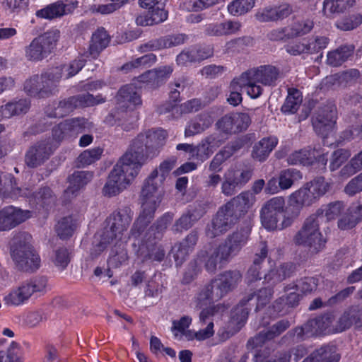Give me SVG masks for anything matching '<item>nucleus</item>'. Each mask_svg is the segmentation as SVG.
<instances>
[{"label": "nucleus", "mask_w": 362, "mask_h": 362, "mask_svg": "<svg viewBox=\"0 0 362 362\" xmlns=\"http://www.w3.org/2000/svg\"><path fill=\"white\" fill-rule=\"evenodd\" d=\"M250 229L243 227L237 229L218 245H210L199 252V259L204 262V268L209 273H215L218 268L225 267L240 252L249 239Z\"/></svg>", "instance_id": "nucleus-1"}, {"label": "nucleus", "mask_w": 362, "mask_h": 362, "mask_svg": "<svg viewBox=\"0 0 362 362\" xmlns=\"http://www.w3.org/2000/svg\"><path fill=\"white\" fill-rule=\"evenodd\" d=\"M133 212L124 206L115 210L110 216L108 226L94 236L90 249L92 259L98 257L108 245L122 246L129 238L127 230L132 223Z\"/></svg>", "instance_id": "nucleus-2"}, {"label": "nucleus", "mask_w": 362, "mask_h": 362, "mask_svg": "<svg viewBox=\"0 0 362 362\" xmlns=\"http://www.w3.org/2000/svg\"><path fill=\"white\" fill-rule=\"evenodd\" d=\"M31 236L25 232L16 233L8 243L14 267L23 272H36L41 264L40 257L30 243Z\"/></svg>", "instance_id": "nucleus-3"}, {"label": "nucleus", "mask_w": 362, "mask_h": 362, "mask_svg": "<svg viewBox=\"0 0 362 362\" xmlns=\"http://www.w3.org/2000/svg\"><path fill=\"white\" fill-rule=\"evenodd\" d=\"M167 136V132L163 129H148L139 134L132 140L127 151L143 165L148 158L158 155L165 145Z\"/></svg>", "instance_id": "nucleus-4"}, {"label": "nucleus", "mask_w": 362, "mask_h": 362, "mask_svg": "<svg viewBox=\"0 0 362 362\" xmlns=\"http://www.w3.org/2000/svg\"><path fill=\"white\" fill-rule=\"evenodd\" d=\"M117 100V106L107 117V122L112 126L115 124L113 121H129V116L130 124L132 125L138 119L137 113L134 110L142 103L140 90L132 84L126 85L119 90Z\"/></svg>", "instance_id": "nucleus-5"}, {"label": "nucleus", "mask_w": 362, "mask_h": 362, "mask_svg": "<svg viewBox=\"0 0 362 362\" xmlns=\"http://www.w3.org/2000/svg\"><path fill=\"white\" fill-rule=\"evenodd\" d=\"M62 78V69L55 67L41 74H35L25 80L23 90L30 97L46 98L57 91L58 84Z\"/></svg>", "instance_id": "nucleus-6"}, {"label": "nucleus", "mask_w": 362, "mask_h": 362, "mask_svg": "<svg viewBox=\"0 0 362 362\" xmlns=\"http://www.w3.org/2000/svg\"><path fill=\"white\" fill-rule=\"evenodd\" d=\"M293 240L296 245L307 247L312 255L317 254L325 248L327 241L320 229L318 214H312L305 218Z\"/></svg>", "instance_id": "nucleus-7"}, {"label": "nucleus", "mask_w": 362, "mask_h": 362, "mask_svg": "<svg viewBox=\"0 0 362 362\" xmlns=\"http://www.w3.org/2000/svg\"><path fill=\"white\" fill-rule=\"evenodd\" d=\"M281 77L279 69L272 65H263L243 72L240 75L242 82L248 83V95L252 98L259 97L262 93L264 86H274Z\"/></svg>", "instance_id": "nucleus-8"}, {"label": "nucleus", "mask_w": 362, "mask_h": 362, "mask_svg": "<svg viewBox=\"0 0 362 362\" xmlns=\"http://www.w3.org/2000/svg\"><path fill=\"white\" fill-rule=\"evenodd\" d=\"M59 38V31L48 30L35 37L24 48L25 57L30 62H40L48 57L56 48Z\"/></svg>", "instance_id": "nucleus-9"}, {"label": "nucleus", "mask_w": 362, "mask_h": 362, "mask_svg": "<svg viewBox=\"0 0 362 362\" xmlns=\"http://www.w3.org/2000/svg\"><path fill=\"white\" fill-rule=\"evenodd\" d=\"M155 173H151L143 182L139 194L141 209L155 213L160 206L164 192L162 178L155 177Z\"/></svg>", "instance_id": "nucleus-10"}, {"label": "nucleus", "mask_w": 362, "mask_h": 362, "mask_svg": "<svg viewBox=\"0 0 362 362\" xmlns=\"http://www.w3.org/2000/svg\"><path fill=\"white\" fill-rule=\"evenodd\" d=\"M142 165L127 151L119 159L108 176L124 189L137 176Z\"/></svg>", "instance_id": "nucleus-11"}, {"label": "nucleus", "mask_w": 362, "mask_h": 362, "mask_svg": "<svg viewBox=\"0 0 362 362\" xmlns=\"http://www.w3.org/2000/svg\"><path fill=\"white\" fill-rule=\"evenodd\" d=\"M47 284L45 276H37L29 281L22 284L4 297L5 303L8 305H19L28 300L35 292L43 291Z\"/></svg>", "instance_id": "nucleus-12"}, {"label": "nucleus", "mask_w": 362, "mask_h": 362, "mask_svg": "<svg viewBox=\"0 0 362 362\" xmlns=\"http://www.w3.org/2000/svg\"><path fill=\"white\" fill-rule=\"evenodd\" d=\"M240 220L233 211L225 204L218 209L211 224L208 225L206 235L209 238L219 236L229 230Z\"/></svg>", "instance_id": "nucleus-13"}, {"label": "nucleus", "mask_w": 362, "mask_h": 362, "mask_svg": "<svg viewBox=\"0 0 362 362\" xmlns=\"http://www.w3.org/2000/svg\"><path fill=\"white\" fill-rule=\"evenodd\" d=\"M285 200L282 197H275L262 206L260 218L262 226L269 230H279V216L284 211Z\"/></svg>", "instance_id": "nucleus-14"}, {"label": "nucleus", "mask_w": 362, "mask_h": 362, "mask_svg": "<svg viewBox=\"0 0 362 362\" xmlns=\"http://www.w3.org/2000/svg\"><path fill=\"white\" fill-rule=\"evenodd\" d=\"M252 171L249 169H230L224 176L221 184V192L227 197L235 194L252 177Z\"/></svg>", "instance_id": "nucleus-15"}, {"label": "nucleus", "mask_w": 362, "mask_h": 362, "mask_svg": "<svg viewBox=\"0 0 362 362\" xmlns=\"http://www.w3.org/2000/svg\"><path fill=\"white\" fill-rule=\"evenodd\" d=\"M52 152L53 150L48 140L36 142L26 151L25 163L28 168H37L49 159Z\"/></svg>", "instance_id": "nucleus-16"}, {"label": "nucleus", "mask_w": 362, "mask_h": 362, "mask_svg": "<svg viewBox=\"0 0 362 362\" xmlns=\"http://www.w3.org/2000/svg\"><path fill=\"white\" fill-rule=\"evenodd\" d=\"M291 326V322L287 319L281 320L267 329L258 333L254 337L250 339L247 346L248 348L256 349L262 347L267 342L279 337Z\"/></svg>", "instance_id": "nucleus-17"}, {"label": "nucleus", "mask_w": 362, "mask_h": 362, "mask_svg": "<svg viewBox=\"0 0 362 362\" xmlns=\"http://www.w3.org/2000/svg\"><path fill=\"white\" fill-rule=\"evenodd\" d=\"M31 216L28 210L8 206L0 210V231L10 230Z\"/></svg>", "instance_id": "nucleus-18"}, {"label": "nucleus", "mask_w": 362, "mask_h": 362, "mask_svg": "<svg viewBox=\"0 0 362 362\" xmlns=\"http://www.w3.org/2000/svg\"><path fill=\"white\" fill-rule=\"evenodd\" d=\"M334 124L335 108L332 105L320 109L317 115L313 118V126L315 132L323 137L329 135Z\"/></svg>", "instance_id": "nucleus-19"}, {"label": "nucleus", "mask_w": 362, "mask_h": 362, "mask_svg": "<svg viewBox=\"0 0 362 362\" xmlns=\"http://www.w3.org/2000/svg\"><path fill=\"white\" fill-rule=\"evenodd\" d=\"M216 313V307L211 306L203 309L199 313V322L202 325H206V327L200 329L197 332H193L191 330L185 331L182 332L187 340H192L196 338L197 340H204L214 335V322L213 317Z\"/></svg>", "instance_id": "nucleus-20"}, {"label": "nucleus", "mask_w": 362, "mask_h": 362, "mask_svg": "<svg viewBox=\"0 0 362 362\" xmlns=\"http://www.w3.org/2000/svg\"><path fill=\"white\" fill-rule=\"evenodd\" d=\"M226 293L219 286L216 279H213L210 284L206 285L198 293L195 298V306L198 309H204V306H208L212 303L221 299Z\"/></svg>", "instance_id": "nucleus-21"}, {"label": "nucleus", "mask_w": 362, "mask_h": 362, "mask_svg": "<svg viewBox=\"0 0 362 362\" xmlns=\"http://www.w3.org/2000/svg\"><path fill=\"white\" fill-rule=\"evenodd\" d=\"M198 240L197 230H192L180 243L173 247L172 253L177 266H180L189 253L194 250Z\"/></svg>", "instance_id": "nucleus-22"}, {"label": "nucleus", "mask_w": 362, "mask_h": 362, "mask_svg": "<svg viewBox=\"0 0 362 362\" xmlns=\"http://www.w3.org/2000/svg\"><path fill=\"white\" fill-rule=\"evenodd\" d=\"M87 123V120L84 118L66 119L60 122L52 129V138L56 141H62L67 137L78 133L82 127Z\"/></svg>", "instance_id": "nucleus-23"}, {"label": "nucleus", "mask_w": 362, "mask_h": 362, "mask_svg": "<svg viewBox=\"0 0 362 362\" xmlns=\"http://www.w3.org/2000/svg\"><path fill=\"white\" fill-rule=\"evenodd\" d=\"M77 1L71 2L68 0L57 1L47 6L44 8L38 10L36 12V16L39 18L49 20L60 18L72 12L77 6Z\"/></svg>", "instance_id": "nucleus-24"}, {"label": "nucleus", "mask_w": 362, "mask_h": 362, "mask_svg": "<svg viewBox=\"0 0 362 362\" xmlns=\"http://www.w3.org/2000/svg\"><path fill=\"white\" fill-rule=\"evenodd\" d=\"M187 37L185 34L167 35L157 39H152L141 46L144 51L158 50L182 45Z\"/></svg>", "instance_id": "nucleus-25"}, {"label": "nucleus", "mask_w": 362, "mask_h": 362, "mask_svg": "<svg viewBox=\"0 0 362 362\" xmlns=\"http://www.w3.org/2000/svg\"><path fill=\"white\" fill-rule=\"evenodd\" d=\"M255 201L256 198L252 192L244 191L226 204L241 219L253 206Z\"/></svg>", "instance_id": "nucleus-26"}, {"label": "nucleus", "mask_w": 362, "mask_h": 362, "mask_svg": "<svg viewBox=\"0 0 362 362\" xmlns=\"http://www.w3.org/2000/svg\"><path fill=\"white\" fill-rule=\"evenodd\" d=\"M241 28L242 24L240 21L228 20L208 25L205 29V33L209 36L232 35L238 33Z\"/></svg>", "instance_id": "nucleus-27"}, {"label": "nucleus", "mask_w": 362, "mask_h": 362, "mask_svg": "<svg viewBox=\"0 0 362 362\" xmlns=\"http://www.w3.org/2000/svg\"><path fill=\"white\" fill-rule=\"evenodd\" d=\"M110 36L104 28H98L93 34L86 55L96 59L109 45Z\"/></svg>", "instance_id": "nucleus-28"}, {"label": "nucleus", "mask_w": 362, "mask_h": 362, "mask_svg": "<svg viewBox=\"0 0 362 362\" xmlns=\"http://www.w3.org/2000/svg\"><path fill=\"white\" fill-rule=\"evenodd\" d=\"M362 310L358 306H353L347 309L339 318L334 330L341 332L354 325L356 328H361L360 317Z\"/></svg>", "instance_id": "nucleus-29"}, {"label": "nucleus", "mask_w": 362, "mask_h": 362, "mask_svg": "<svg viewBox=\"0 0 362 362\" xmlns=\"http://www.w3.org/2000/svg\"><path fill=\"white\" fill-rule=\"evenodd\" d=\"M360 71L356 69H350L326 78L327 81L322 82V86L326 88L332 86H347L357 82L360 78Z\"/></svg>", "instance_id": "nucleus-30"}, {"label": "nucleus", "mask_w": 362, "mask_h": 362, "mask_svg": "<svg viewBox=\"0 0 362 362\" xmlns=\"http://www.w3.org/2000/svg\"><path fill=\"white\" fill-rule=\"evenodd\" d=\"M30 106V100L25 98L10 101L0 107V119L25 115Z\"/></svg>", "instance_id": "nucleus-31"}, {"label": "nucleus", "mask_w": 362, "mask_h": 362, "mask_svg": "<svg viewBox=\"0 0 362 362\" xmlns=\"http://www.w3.org/2000/svg\"><path fill=\"white\" fill-rule=\"evenodd\" d=\"M277 144L278 139L275 136L262 138L254 144L251 153L252 158L259 162L264 161Z\"/></svg>", "instance_id": "nucleus-32"}, {"label": "nucleus", "mask_w": 362, "mask_h": 362, "mask_svg": "<svg viewBox=\"0 0 362 362\" xmlns=\"http://www.w3.org/2000/svg\"><path fill=\"white\" fill-rule=\"evenodd\" d=\"M362 220V204L354 203L338 221V227L341 230L353 228Z\"/></svg>", "instance_id": "nucleus-33"}, {"label": "nucleus", "mask_w": 362, "mask_h": 362, "mask_svg": "<svg viewBox=\"0 0 362 362\" xmlns=\"http://www.w3.org/2000/svg\"><path fill=\"white\" fill-rule=\"evenodd\" d=\"M213 123L211 117L208 113H202L187 124L185 130V136H192L200 134L209 128Z\"/></svg>", "instance_id": "nucleus-34"}, {"label": "nucleus", "mask_w": 362, "mask_h": 362, "mask_svg": "<svg viewBox=\"0 0 362 362\" xmlns=\"http://www.w3.org/2000/svg\"><path fill=\"white\" fill-rule=\"evenodd\" d=\"M339 356L332 346L325 345L315 350L302 362H338Z\"/></svg>", "instance_id": "nucleus-35"}, {"label": "nucleus", "mask_w": 362, "mask_h": 362, "mask_svg": "<svg viewBox=\"0 0 362 362\" xmlns=\"http://www.w3.org/2000/svg\"><path fill=\"white\" fill-rule=\"evenodd\" d=\"M93 177V174L88 171L74 172L69 177V186L65 190V194L68 197L74 195L81 189L86 186Z\"/></svg>", "instance_id": "nucleus-36"}, {"label": "nucleus", "mask_w": 362, "mask_h": 362, "mask_svg": "<svg viewBox=\"0 0 362 362\" xmlns=\"http://www.w3.org/2000/svg\"><path fill=\"white\" fill-rule=\"evenodd\" d=\"M355 0H324L322 13L329 18H333L351 7Z\"/></svg>", "instance_id": "nucleus-37"}, {"label": "nucleus", "mask_w": 362, "mask_h": 362, "mask_svg": "<svg viewBox=\"0 0 362 362\" xmlns=\"http://www.w3.org/2000/svg\"><path fill=\"white\" fill-rule=\"evenodd\" d=\"M76 108L74 97L54 103L46 108L45 114L48 117H63Z\"/></svg>", "instance_id": "nucleus-38"}, {"label": "nucleus", "mask_w": 362, "mask_h": 362, "mask_svg": "<svg viewBox=\"0 0 362 362\" xmlns=\"http://www.w3.org/2000/svg\"><path fill=\"white\" fill-rule=\"evenodd\" d=\"M219 286L226 293L233 291L242 280V274L238 270H228L216 278Z\"/></svg>", "instance_id": "nucleus-39"}, {"label": "nucleus", "mask_w": 362, "mask_h": 362, "mask_svg": "<svg viewBox=\"0 0 362 362\" xmlns=\"http://www.w3.org/2000/svg\"><path fill=\"white\" fill-rule=\"evenodd\" d=\"M354 51L353 45H341L327 53V63L332 66H341L353 55Z\"/></svg>", "instance_id": "nucleus-40"}, {"label": "nucleus", "mask_w": 362, "mask_h": 362, "mask_svg": "<svg viewBox=\"0 0 362 362\" xmlns=\"http://www.w3.org/2000/svg\"><path fill=\"white\" fill-rule=\"evenodd\" d=\"M332 322L333 316L330 314H325L308 320V326L310 327L311 335H317L329 332Z\"/></svg>", "instance_id": "nucleus-41"}, {"label": "nucleus", "mask_w": 362, "mask_h": 362, "mask_svg": "<svg viewBox=\"0 0 362 362\" xmlns=\"http://www.w3.org/2000/svg\"><path fill=\"white\" fill-rule=\"evenodd\" d=\"M292 267L291 264L286 263L277 268L271 269L264 274V281L272 284L279 283L291 276Z\"/></svg>", "instance_id": "nucleus-42"}, {"label": "nucleus", "mask_w": 362, "mask_h": 362, "mask_svg": "<svg viewBox=\"0 0 362 362\" xmlns=\"http://www.w3.org/2000/svg\"><path fill=\"white\" fill-rule=\"evenodd\" d=\"M279 181L281 190L290 189L296 182L303 178L301 172L296 168L282 170L279 175Z\"/></svg>", "instance_id": "nucleus-43"}, {"label": "nucleus", "mask_w": 362, "mask_h": 362, "mask_svg": "<svg viewBox=\"0 0 362 362\" xmlns=\"http://www.w3.org/2000/svg\"><path fill=\"white\" fill-rule=\"evenodd\" d=\"M237 148L233 145L226 146L218 151L211 161L209 170L211 172H220L222 170L221 165L228 158H230Z\"/></svg>", "instance_id": "nucleus-44"}, {"label": "nucleus", "mask_w": 362, "mask_h": 362, "mask_svg": "<svg viewBox=\"0 0 362 362\" xmlns=\"http://www.w3.org/2000/svg\"><path fill=\"white\" fill-rule=\"evenodd\" d=\"M290 197L292 198L294 202L300 204L302 207L310 206L317 200L308 182L298 190L292 193Z\"/></svg>", "instance_id": "nucleus-45"}, {"label": "nucleus", "mask_w": 362, "mask_h": 362, "mask_svg": "<svg viewBox=\"0 0 362 362\" xmlns=\"http://www.w3.org/2000/svg\"><path fill=\"white\" fill-rule=\"evenodd\" d=\"M302 209L303 207L300 204L294 202L293 200H292V198L289 197L288 205L286 207V209H284L283 211L284 212V214L279 230H283L291 226L294 220L299 216Z\"/></svg>", "instance_id": "nucleus-46"}, {"label": "nucleus", "mask_w": 362, "mask_h": 362, "mask_svg": "<svg viewBox=\"0 0 362 362\" xmlns=\"http://www.w3.org/2000/svg\"><path fill=\"white\" fill-rule=\"evenodd\" d=\"M316 160V152L314 150L303 149L291 154L288 163L291 165H309Z\"/></svg>", "instance_id": "nucleus-47"}, {"label": "nucleus", "mask_w": 362, "mask_h": 362, "mask_svg": "<svg viewBox=\"0 0 362 362\" xmlns=\"http://www.w3.org/2000/svg\"><path fill=\"white\" fill-rule=\"evenodd\" d=\"M302 103V96L297 89H288V94L281 106V111L286 114H293L299 108Z\"/></svg>", "instance_id": "nucleus-48"}, {"label": "nucleus", "mask_w": 362, "mask_h": 362, "mask_svg": "<svg viewBox=\"0 0 362 362\" xmlns=\"http://www.w3.org/2000/svg\"><path fill=\"white\" fill-rule=\"evenodd\" d=\"M154 214L155 213L141 209L139 217L134 221L131 228V235L136 238L139 237V235L144 231L148 223L153 218Z\"/></svg>", "instance_id": "nucleus-49"}, {"label": "nucleus", "mask_w": 362, "mask_h": 362, "mask_svg": "<svg viewBox=\"0 0 362 362\" xmlns=\"http://www.w3.org/2000/svg\"><path fill=\"white\" fill-rule=\"evenodd\" d=\"M249 83L242 82L240 80V76L238 78H234L230 85V94L228 98V103L236 106L242 101V96L240 91L245 88L248 94Z\"/></svg>", "instance_id": "nucleus-50"}, {"label": "nucleus", "mask_w": 362, "mask_h": 362, "mask_svg": "<svg viewBox=\"0 0 362 362\" xmlns=\"http://www.w3.org/2000/svg\"><path fill=\"white\" fill-rule=\"evenodd\" d=\"M314 23L310 19L295 21L288 28V38L300 37L309 33L313 28Z\"/></svg>", "instance_id": "nucleus-51"}, {"label": "nucleus", "mask_w": 362, "mask_h": 362, "mask_svg": "<svg viewBox=\"0 0 362 362\" xmlns=\"http://www.w3.org/2000/svg\"><path fill=\"white\" fill-rule=\"evenodd\" d=\"M344 208L345 204L343 202L335 201L327 204L324 208L318 209L315 214H318L319 219H320L325 213L327 220H333L341 214Z\"/></svg>", "instance_id": "nucleus-52"}, {"label": "nucleus", "mask_w": 362, "mask_h": 362, "mask_svg": "<svg viewBox=\"0 0 362 362\" xmlns=\"http://www.w3.org/2000/svg\"><path fill=\"white\" fill-rule=\"evenodd\" d=\"M103 153V148L95 147L83 151L77 158V166L85 167L98 160Z\"/></svg>", "instance_id": "nucleus-53"}, {"label": "nucleus", "mask_w": 362, "mask_h": 362, "mask_svg": "<svg viewBox=\"0 0 362 362\" xmlns=\"http://www.w3.org/2000/svg\"><path fill=\"white\" fill-rule=\"evenodd\" d=\"M139 255L142 258V261L151 259L153 261H161L164 256L165 252L160 247L154 245H141L139 250Z\"/></svg>", "instance_id": "nucleus-54"}, {"label": "nucleus", "mask_w": 362, "mask_h": 362, "mask_svg": "<svg viewBox=\"0 0 362 362\" xmlns=\"http://www.w3.org/2000/svg\"><path fill=\"white\" fill-rule=\"evenodd\" d=\"M76 228V223L71 216L62 218L55 226V230L62 239L71 237Z\"/></svg>", "instance_id": "nucleus-55"}, {"label": "nucleus", "mask_w": 362, "mask_h": 362, "mask_svg": "<svg viewBox=\"0 0 362 362\" xmlns=\"http://www.w3.org/2000/svg\"><path fill=\"white\" fill-rule=\"evenodd\" d=\"M255 3V0H234L228 5V11L230 15L239 16L250 11Z\"/></svg>", "instance_id": "nucleus-56"}, {"label": "nucleus", "mask_w": 362, "mask_h": 362, "mask_svg": "<svg viewBox=\"0 0 362 362\" xmlns=\"http://www.w3.org/2000/svg\"><path fill=\"white\" fill-rule=\"evenodd\" d=\"M154 13L148 11L147 14L140 15L136 18V23L141 26H151L165 21L168 18V13Z\"/></svg>", "instance_id": "nucleus-57"}, {"label": "nucleus", "mask_w": 362, "mask_h": 362, "mask_svg": "<svg viewBox=\"0 0 362 362\" xmlns=\"http://www.w3.org/2000/svg\"><path fill=\"white\" fill-rule=\"evenodd\" d=\"M52 259L59 269H64L71 261V253L65 247H59L53 251Z\"/></svg>", "instance_id": "nucleus-58"}, {"label": "nucleus", "mask_w": 362, "mask_h": 362, "mask_svg": "<svg viewBox=\"0 0 362 362\" xmlns=\"http://www.w3.org/2000/svg\"><path fill=\"white\" fill-rule=\"evenodd\" d=\"M73 97L76 107L93 106L105 101V99L100 95L93 96L88 93L79 94Z\"/></svg>", "instance_id": "nucleus-59"}, {"label": "nucleus", "mask_w": 362, "mask_h": 362, "mask_svg": "<svg viewBox=\"0 0 362 362\" xmlns=\"http://www.w3.org/2000/svg\"><path fill=\"white\" fill-rule=\"evenodd\" d=\"M273 292L270 288H264L259 289L257 293H251L247 294L245 297L247 301L252 300L254 298H256L257 306L255 310H257L270 302Z\"/></svg>", "instance_id": "nucleus-60"}, {"label": "nucleus", "mask_w": 362, "mask_h": 362, "mask_svg": "<svg viewBox=\"0 0 362 362\" xmlns=\"http://www.w3.org/2000/svg\"><path fill=\"white\" fill-rule=\"evenodd\" d=\"M284 48L286 52L292 56L310 54L309 50H310V46L305 39L291 41L287 43Z\"/></svg>", "instance_id": "nucleus-61"}, {"label": "nucleus", "mask_w": 362, "mask_h": 362, "mask_svg": "<svg viewBox=\"0 0 362 362\" xmlns=\"http://www.w3.org/2000/svg\"><path fill=\"white\" fill-rule=\"evenodd\" d=\"M362 23V16L360 14H353L344 17L335 23L336 27L343 31L351 30Z\"/></svg>", "instance_id": "nucleus-62"}, {"label": "nucleus", "mask_w": 362, "mask_h": 362, "mask_svg": "<svg viewBox=\"0 0 362 362\" xmlns=\"http://www.w3.org/2000/svg\"><path fill=\"white\" fill-rule=\"evenodd\" d=\"M308 184L317 199L325 194L331 188V183L326 181L323 177H317Z\"/></svg>", "instance_id": "nucleus-63"}, {"label": "nucleus", "mask_w": 362, "mask_h": 362, "mask_svg": "<svg viewBox=\"0 0 362 362\" xmlns=\"http://www.w3.org/2000/svg\"><path fill=\"white\" fill-rule=\"evenodd\" d=\"M33 196L36 204L42 207H45L54 203L55 200L52 190L47 187L40 188L39 191L33 194Z\"/></svg>", "instance_id": "nucleus-64"}]
</instances>
